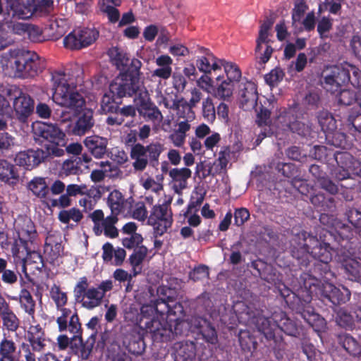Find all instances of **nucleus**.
Masks as SVG:
<instances>
[{
  "label": "nucleus",
  "mask_w": 361,
  "mask_h": 361,
  "mask_svg": "<svg viewBox=\"0 0 361 361\" xmlns=\"http://www.w3.org/2000/svg\"><path fill=\"white\" fill-rule=\"evenodd\" d=\"M338 343L343 349L353 357H358L361 355V345L350 334H340L338 337Z\"/></svg>",
  "instance_id": "nucleus-36"
},
{
  "label": "nucleus",
  "mask_w": 361,
  "mask_h": 361,
  "mask_svg": "<svg viewBox=\"0 0 361 361\" xmlns=\"http://www.w3.org/2000/svg\"><path fill=\"white\" fill-rule=\"evenodd\" d=\"M345 214L349 223L355 228V233L361 237V212L355 208H350Z\"/></svg>",
  "instance_id": "nucleus-59"
},
{
  "label": "nucleus",
  "mask_w": 361,
  "mask_h": 361,
  "mask_svg": "<svg viewBox=\"0 0 361 361\" xmlns=\"http://www.w3.org/2000/svg\"><path fill=\"white\" fill-rule=\"evenodd\" d=\"M298 237L302 243H300L298 247H293L291 254L296 259L300 269H302V267H307L310 264L311 251H314V248L318 247L322 243L316 236L305 231H301Z\"/></svg>",
  "instance_id": "nucleus-11"
},
{
  "label": "nucleus",
  "mask_w": 361,
  "mask_h": 361,
  "mask_svg": "<svg viewBox=\"0 0 361 361\" xmlns=\"http://www.w3.org/2000/svg\"><path fill=\"white\" fill-rule=\"evenodd\" d=\"M143 330L153 342L164 343L173 339V326L165 319L146 321Z\"/></svg>",
  "instance_id": "nucleus-16"
},
{
  "label": "nucleus",
  "mask_w": 361,
  "mask_h": 361,
  "mask_svg": "<svg viewBox=\"0 0 361 361\" xmlns=\"http://www.w3.org/2000/svg\"><path fill=\"white\" fill-rule=\"evenodd\" d=\"M67 330L73 334L72 340L77 341V338L82 336V325L77 312H73L71 319L68 322Z\"/></svg>",
  "instance_id": "nucleus-57"
},
{
  "label": "nucleus",
  "mask_w": 361,
  "mask_h": 361,
  "mask_svg": "<svg viewBox=\"0 0 361 361\" xmlns=\"http://www.w3.org/2000/svg\"><path fill=\"white\" fill-rule=\"evenodd\" d=\"M6 94L9 99L13 100V107L16 119L21 122H27L35 109V101L27 92L20 87L11 85L6 90Z\"/></svg>",
  "instance_id": "nucleus-9"
},
{
  "label": "nucleus",
  "mask_w": 361,
  "mask_h": 361,
  "mask_svg": "<svg viewBox=\"0 0 361 361\" xmlns=\"http://www.w3.org/2000/svg\"><path fill=\"white\" fill-rule=\"evenodd\" d=\"M9 63L15 77L19 78H34L46 68V63L35 51L25 49H10Z\"/></svg>",
  "instance_id": "nucleus-3"
},
{
  "label": "nucleus",
  "mask_w": 361,
  "mask_h": 361,
  "mask_svg": "<svg viewBox=\"0 0 361 361\" xmlns=\"http://www.w3.org/2000/svg\"><path fill=\"white\" fill-rule=\"evenodd\" d=\"M35 134L43 145L44 149L49 152L51 157H61L64 155L63 147L66 145V137L56 124L41 123L35 129Z\"/></svg>",
  "instance_id": "nucleus-7"
},
{
  "label": "nucleus",
  "mask_w": 361,
  "mask_h": 361,
  "mask_svg": "<svg viewBox=\"0 0 361 361\" xmlns=\"http://www.w3.org/2000/svg\"><path fill=\"white\" fill-rule=\"evenodd\" d=\"M169 175L171 178L173 190L176 194L180 195L187 188L188 180L191 177L192 171L186 167L174 168L169 171Z\"/></svg>",
  "instance_id": "nucleus-29"
},
{
  "label": "nucleus",
  "mask_w": 361,
  "mask_h": 361,
  "mask_svg": "<svg viewBox=\"0 0 361 361\" xmlns=\"http://www.w3.org/2000/svg\"><path fill=\"white\" fill-rule=\"evenodd\" d=\"M361 90H358L357 94L353 91L350 90H340L338 94L337 95L338 102L340 105L343 106H350L355 102H358L359 93Z\"/></svg>",
  "instance_id": "nucleus-55"
},
{
  "label": "nucleus",
  "mask_w": 361,
  "mask_h": 361,
  "mask_svg": "<svg viewBox=\"0 0 361 361\" xmlns=\"http://www.w3.org/2000/svg\"><path fill=\"white\" fill-rule=\"evenodd\" d=\"M53 157L49 152L42 148L29 149L19 152L15 157L17 165L23 166L27 170H31L42 163L50 161Z\"/></svg>",
  "instance_id": "nucleus-17"
},
{
  "label": "nucleus",
  "mask_w": 361,
  "mask_h": 361,
  "mask_svg": "<svg viewBox=\"0 0 361 361\" xmlns=\"http://www.w3.org/2000/svg\"><path fill=\"white\" fill-rule=\"evenodd\" d=\"M4 327L8 331L14 332L20 326V321L12 309L0 314Z\"/></svg>",
  "instance_id": "nucleus-47"
},
{
  "label": "nucleus",
  "mask_w": 361,
  "mask_h": 361,
  "mask_svg": "<svg viewBox=\"0 0 361 361\" xmlns=\"http://www.w3.org/2000/svg\"><path fill=\"white\" fill-rule=\"evenodd\" d=\"M164 150V145L159 142L151 143L147 147L137 143V156L147 154L150 165L153 167L159 164V157Z\"/></svg>",
  "instance_id": "nucleus-33"
},
{
  "label": "nucleus",
  "mask_w": 361,
  "mask_h": 361,
  "mask_svg": "<svg viewBox=\"0 0 361 361\" xmlns=\"http://www.w3.org/2000/svg\"><path fill=\"white\" fill-rule=\"evenodd\" d=\"M334 159L336 160L338 166L341 168L350 169L355 157L352 156L349 152H336L334 154Z\"/></svg>",
  "instance_id": "nucleus-61"
},
{
  "label": "nucleus",
  "mask_w": 361,
  "mask_h": 361,
  "mask_svg": "<svg viewBox=\"0 0 361 361\" xmlns=\"http://www.w3.org/2000/svg\"><path fill=\"white\" fill-rule=\"evenodd\" d=\"M338 244L341 247L336 248L338 250L337 261L341 263V267L349 280L358 281L361 279V263L345 254L343 248H345L346 245H343L341 242H338Z\"/></svg>",
  "instance_id": "nucleus-20"
},
{
  "label": "nucleus",
  "mask_w": 361,
  "mask_h": 361,
  "mask_svg": "<svg viewBox=\"0 0 361 361\" xmlns=\"http://www.w3.org/2000/svg\"><path fill=\"white\" fill-rule=\"evenodd\" d=\"M53 82V100L57 104L79 112L85 105L82 95L77 92L76 86L68 81L63 71H54L51 73Z\"/></svg>",
  "instance_id": "nucleus-2"
},
{
  "label": "nucleus",
  "mask_w": 361,
  "mask_h": 361,
  "mask_svg": "<svg viewBox=\"0 0 361 361\" xmlns=\"http://www.w3.org/2000/svg\"><path fill=\"white\" fill-rule=\"evenodd\" d=\"M30 344L23 343L22 349L26 361H35V352L44 351L48 340L45 333L39 324L31 325L27 333Z\"/></svg>",
  "instance_id": "nucleus-12"
},
{
  "label": "nucleus",
  "mask_w": 361,
  "mask_h": 361,
  "mask_svg": "<svg viewBox=\"0 0 361 361\" xmlns=\"http://www.w3.org/2000/svg\"><path fill=\"white\" fill-rule=\"evenodd\" d=\"M83 143L88 152L95 158L102 159L107 152L108 140L105 137L96 135L87 136Z\"/></svg>",
  "instance_id": "nucleus-28"
},
{
  "label": "nucleus",
  "mask_w": 361,
  "mask_h": 361,
  "mask_svg": "<svg viewBox=\"0 0 361 361\" xmlns=\"http://www.w3.org/2000/svg\"><path fill=\"white\" fill-rule=\"evenodd\" d=\"M348 122L349 126H352L350 130L353 133L355 137L361 139V113L350 114Z\"/></svg>",
  "instance_id": "nucleus-64"
},
{
  "label": "nucleus",
  "mask_w": 361,
  "mask_h": 361,
  "mask_svg": "<svg viewBox=\"0 0 361 361\" xmlns=\"http://www.w3.org/2000/svg\"><path fill=\"white\" fill-rule=\"evenodd\" d=\"M285 73L281 68H275L267 74L264 77L266 82L270 86H276L282 81Z\"/></svg>",
  "instance_id": "nucleus-63"
},
{
  "label": "nucleus",
  "mask_w": 361,
  "mask_h": 361,
  "mask_svg": "<svg viewBox=\"0 0 361 361\" xmlns=\"http://www.w3.org/2000/svg\"><path fill=\"white\" fill-rule=\"evenodd\" d=\"M15 230L23 250L25 252L29 253L28 243H32L37 235L34 223L30 218H20L16 223Z\"/></svg>",
  "instance_id": "nucleus-22"
},
{
  "label": "nucleus",
  "mask_w": 361,
  "mask_h": 361,
  "mask_svg": "<svg viewBox=\"0 0 361 361\" xmlns=\"http://www.w3.org/2000/svg\"><path fill=\"white\" fill-rule=\"evenodd\" d=\"M19 175L16 166L5 159H0V180L7 182L11 179L18 180Z\"/></svg>",
  "instance_id": "nucleus-46"
},
{
  "label": "nucleus",
  "mask_w": 361,
  "mask_h": 361,
  "mask_svg": "<svg viewBox=\"0 0 361 361\" xmlns=\"http://www.w3.org/2000/svg\"><path fill=\"white\" fill-rule=\"evenodd\" d=\"M235 86V85L231 82L223 80L220 83H218L216 87L213 90L214 95L218 99L228 100L233 95Z\"/></svg>",
  "instance_id": "nucleus-45"
},
{
  "label": "nucleus",
  "mask_w": 361,
  "mask_h": 361,
  "mask_svg": "<svg viewBox=\"0 0 361 361\" xmlns=\"http://www.w3.org/2000/svg\"><path fill=\"white\" fill-rule=\"evenodd\" d=\"M27 188L33 195L41 200H46L49 192V188L44 178L35 177L27 184Z\"/></svg>",
  "instance_id": "nucleus-35"
},
{
  "label": "nucleus",
  "mask_w": 361,
  "mask_h": 361,
  "mask_svg": "<svg viewBox=\"0 0 361 361\" xmlns=\"http://www.w3.org/2000/svg\"><path fill=\"white\" fill-rule=\"evenodd\" d=\"M332 281L322 283L320 288L321 299L324 302H331L334 305L343 304L350 298V292L343 287L342 290L336 287Z\"/></svg>",
  "instance_id": "nucleus-21"
},
{
  "label": "nucleus",
  "mask_w": 361,
  "mask_h": 361,
  "mask_svg": "<svg viewBox=\"0 0 361 361\" xmlns=\"http://www.w3.org/2000/svg\"><path fill=\"white\" fill-rule=\"evenodd\" d=\"M133 202L132 197L124 200L122 193L117 190L111 192L107 198V203L112 214H119L121 212L128 211L131 214V216L135 219V209L133 208Z\"/></svg>",
  "instance_id": "nucleus-26"
},
{
  "label": "nucleus",
  "mask_w": 361,
  "mask_h": 361,
  "mask_svg": "<svg viewBox=\"0 0 361 361\" xmlns=\"http://www.w3.org/2000/svg\"><path fill=\"white\" fill-rule=\"evenodd\" d=\"M63 42L64 47L71 51L84 49L82 44V39L75 30L71 31L63 38Z\"/></svg>",
  "instance_id": "nucleus-54"
},
{
  "label": "nucleus",
  "mask_w": 361,
  "mask_h": 361,
  "mask_svg": "<svg viewBox=\"0 0 361 361\" xmlns=\"http://www.w3.org/2000/svg\"><path fill=\"white\" fill-rule=\"evenodd\" d=\"M19 302L20 307L24 310V311L32 319H34L36 303L30 292L27 289L23 288L20 291Z\"/></svg>",
  "instance_id": "nucleus-40"
},
{
  "label": "nucleus",
  "mask_w": 361,
  "mask_h": 361,
  "mask_svg": "<svg viewBox=\"0 0 361 361\" xmlns=\"http://www.w3.org/2000/svg\"><path fill=\"white\" fill-rule=\"evenodd\" d=\"M9 7L12 14L11 16L9 11L5 13L4 20L6 23L11 21L12 19H27L34 15L31 3H29L28 6H25L18 1H15L10 4Z\"/></svg>",
  "instance_id": "nucleus-31"
},
{
  "label": "nucleus",
  "mask_w": 361,
  "mask_h": 361,
  "mask_svg": "<svg viewBox=\"0 0 361 361\" xmlns=\"http://www.w3.org/2000/svg\"><path fill=\"white\" fill-rule=\"evenodd\" d=\"M173 349L175 361H204L206 359L203 355H197V346L194 341L176 342Z\"/></svg>",
  "instance_id": "nucleus-23"
},
{
  "label": "nucleus",
  "mask_w": 361,
  "mask_h": 361,
  "mask_svg": "<svg viewBox=\"0 0 361 361\" xmlns=\"http://www.w3.org/2000/svg\"><path fill=\"white\" fill-rule=\"evenodd\" d=\"M137 111H138L140 116H142L146 121H152L153 123L161 121L163 119L161 112L158 107L151 101V99L147 93L139 92V88L137 87Z\"/></svg>",
  "instance_id": "nucleus-19"
},
{
  "label": "nucleus",
  "mask_w": 361,
  "mask_h": 361,
  "mask_svg": "<svg viewBox=\"0 0 361 361\" xmlns=\"http://www.w3.org/2000/svg\"><path fill=\"white\" fill-rule=\"evenodd\" d=\"M247 322L256 325L267 341H272L274 345L273 350L276 359L283 358V352L286 348V343L281 335L277 334L276 330L279 329L288 336L298 337L300 334L301 325L290 319L283 311H275L271 317L256 314L248 306L245 308Z\"/></svg>",
  "instance_id": "nucleus-1"
},
{
  "label": "nucleus",
  "mask_w": 361,
  "mask_h": 361,
  "mask_svg": "<svg viewBox=\"0 0 361 361\" xmlns=\"http://www.w3.org/2000/svg\"><path fill=\"white\" fill-rule=\"evenodd\" d=\"M50 298L54 302L56 308H62L68 302V295L61 290L59 285L54 283L49 290Z\"/></svg>",
  "instance_id": "nucleus-52"
},
{
  "label": "nucleus",
  "mask_w": 361,
  "mask_h": 361,
  "mask_svg": "<svg viewBox=\"0 0 361 361\" xmlns=\"http://www.w3.org/2000/svg\"><path fill=\"white\" fill-rule=\"evenodd\" d=\"M97 332L92 334L85 342H83L82 336L77 338V341L72 344V350L82 360H87L92 351Z\"/></svg>",
  "instance_id": "nucleus-32"
},
{
  "label": "nucleus",
  "mask_w": 361,
  "mask_h": 361,
  "mask_svg": "<svg viewBox=\"0 0 361 361\" xmlns=\"http://www.w3.org/2000/svg\"><path fill=\"white\" fill-rule=\"evenodd\" d=\"M193 333L197 334L207 343L215 345L218 343V336L211 322L200 317H192Z\"/></svg>",
  "instance_id": "nucleus-25"
},
{
  "label": "nucleus",
  "mask_w": 361,
  "mask_h": 361,
  "mask_svg": "<svg viewBox=\"0 0 361 361\" xmlns=\"http://www.w3.org/2000/svg\"><path fill=\"white\" fill-rule=\"evenodd\" d=\"M348 72L349 82L355 87L361 90V71L353 65L348 64L347 67H343Z\"/></svg>",
  "instance_id": "nucleus-62"
},
{
  "label": "nucleus",
  "mask_w": 361,
  "mask_h": 361,
  "mask_svg": "<svg viewBox=\"0 0 361 361\" xmlns=\"http://www.w3.org/2000/svg\"><path fill=\"white\" fill-rule=\"evenodd\" d=\"M330 246L329 243H322L318 247H315L314 251H311L310 260H317L322 262H331L332 259V253L338 250Z\"/></svg>",
  "instance_id": "nucleus-37"
},
{
  "label": "nucleus",
  "mask_w": 361,
  "mask_h": 361,
  "mask_svg": "<svg viewBox=\"0 0 361 361\" xmlns=\"http://www.w3.org/2000/svg\"><path fill=\"white\" fill-rule=\"evenodd\" d=\"M291 185L302 195H311L314 190V187L310 185L307 180L294 177L290 180Z\"/></svg>",
  "instance_id": "nucleus-60"
},
{
  "label": "nucleus",
  "mask_w": 361,
  "mask_h": 361,
  "mask_svg": "<svg viewBox=\"0 0 361 361\" xmlns=\"http://www.w3.org/2000/svg\"><path fill=\"white\" fill-rule=\"evenodd\" d=\"M135 124L133 121L126 123L123 127V139L125 144L130 147V157L135 159Z\"/></svg>",
  "instance_id": "nucleus-39"
},
{
  "label": "nucleus",
  "mask_w": 361,
  "mask_h": 361,
  "mask_svg": "<svg viewBox=\"0 0 361 361\" xmlns=\"http://www.w3.org/2000/svg\"><path fill=\"white\" fill-rule=\"evenodd\" d=\"M83 218V214L78 208L73 207L70 209H63L59 212L58 219L63 224H68L71 220L75 223L80 222Z\"/></svg>",
  "instance_id": "nucleus-51"
},
{
  "label": "nucleus",
  "mask_w": 361,
  "mask_h": 361,
  "mask_svg": "<svg viewBox=\"0 0 361 361\" xmlns=\"http://www.w3.org/2000/svg\"><path fill=\"white\" fill-rule=\"evenodd\" d=\"M174 321L175 324L173 328V339L175 336H188L190 331L193 333L192 317L188 320L180 319L177 317Z\"/></svg>",
  "instance_id": "nucleus-50"
},
{
  "label": "nucleus",
  "mask_w": 361,
  "mask_h": 361,
  "mask_svg": "<svg viewBox=\"0 0 361 361\" xmlns=\"http://www.w3.org/2000/svg\"><path fill=\"white\" fill-rule=\"evenodd\" d=\"M200 51L204 55L197 59L196 66L199 71L204 73H211L212 71H216L221 69L219 61L209 49L204 47H200Z\"/></svg>",
  "instance_id": "nucleus-30"
},
{
  "label": "nucleus",
  "mask_w": 361,
  "mask_h": 361,
  "mask_svg": "<svg viewBox=\"0 0 361 361\" xmlns=\"http://www.w3.org/2000/svg\"><path fill=\"white\" fill-rule=\"evenodd\" d=\"M324 75L322 85L324 88L331 94L338 92L343 85L349 83L348 72L343 66H334Z\"/></svg>",
  "instance_id": "nucleus-18"
},
{
  "label": "nucleus",
  "mask_w": 361,
  "mask_h": 361,
  "mask_svg": "<svg viewBox=\"0 0 361 361\" xmlns=\"http://www.w3.org/2000/svg\"><path fill=\"white\" fill-rule=\"evenodd\" d=\"M135 94V87L132 85V78L123 75L116 77L109 85V91L102 97L101 109L106 114H118L123 97Z\"/></svg>",
  "instance_id": "nucleus-6"
},
{
  "label": "nucleus",
  "mask_w": 361,
  "mask_h": 361,
  "mask_svg": "<svg viewBox=\"0 0 361 361\" xmlns=\"http://www.w3.org/2000/svg\"><path fill=\"white\" fill-rule=\"evenodd\" d=\"M240 106L244 109L253 108L257 105L258 92L255 82L242 80L238 85Z\"/></svg>",
  "instance_id": "nucleus-24"
},
{
  "label": "nucleus",
  "mask_w": 361,
  "mask_h": 361,
  "mask_svg": "<svg viewBox=\"0 0 361 361\" xmlns=\"http://www.w3.org/2000/svg\"><path fill=\"white\" fill-rule=\"evenodd\" d=\"M336 319L337 324L343 328L353 329L355 326L354 315L345 308H341L338 311Z\"/></svg>",
  "instance_id": "nucleus-49"
},
{
  "label": "nucleus",
  "mask_w": 361,
  "mask_h": 361,
  "mask_svg": "<svg viewBox=\"0 0 361 361\" xmlns=\"http://www.w3.org/2000/svg\"><path fill=\"white\" fill-rule=\"evenodd\" d=\"M16 349L12 340L4 338L0 342V361H16L14 353Z\"/></svg>",
  "instance_id": "nucleus-42"
},
{
  "label": "nucleus",
  "mask_w": 361,
  "mask_h": 361,
  "mask_svg": "<svg viewBox=\"0 0 361 361\" xmlns=\"http://www.w3.org/2000/svg\"><path fill=\"white\" fill-rule=\"evenodd\" d=\"M319 124L325 135L337 129L336 121L334 116L327 111H322L317 116Z\"/></svg>",
  "instance_id": "nucleus-41"
},
{
  "label": "nucleus",
  "mask_w": 361,
  "mask_h": 361,
  "mask_svg": "<svg viewBox=\"0 0 361 361\" xmlns=\"http://www.w3.org/2000/svg\"><path fill=\"white\" fill-rule=\"evenodd\" d=\"M328 145L334 146L343 150L350 149L353 145L345 133L336 130L326 133L325 136Z\"/></svg>",
  "instance_id": "nucleus-34"
},
{
  "label": "nucleus",
  "mask_w": 361,
  "mask_h": 361,
  "mask_svg": "<svg viewBox=\"0 0 361 361\" xmlns=\"http://www.w3.org/2000/svg\"><path fill=\"white\" fill-rule=\"evenodd\" d=\"M202 109L204 119L209 123H213L216 120V109L212 98L208 97L203 100Z\"/></svg>",
  "instance_id": "nucleus-56"
},
{
  "label": "nucleus",
  "mask_w": 361,
  "mask_h": 361,
  "mask_svg": "<svg viewBox=\"0 0 361 361\" xmlns=\"http://www.w3.org/2000/svg\"><path fill=\"white\" fill-rule=\"evenodd\" d=\"M159 319L155 313V309L152 305V302L149 304H145L140 307V317L137 316V327L140 329H145V323L146 321L151 319Z\"/></svg>",
  "instance_id": "nucleus-43"
},
{
  "label": "nucleus",
  "mask_w": 361,
  "mask_h": 361,
  "mask_svg": "<svg viewBox=\"0 0 361 361\" xmlns=\"http://www.w3.org/2000/svg\"><path fill=\"white\" fill-rule=\"evenodd\" d=\"M280 292L286 302L290 305L292 309L295 310L296 312L311 326H322L324 324V319L321 318L313 310H310L309 306L305 307L302 304V305L298 304V302H300V299L289 288H285Z\"/></svg>",
  "instance_id": "nucleus-13"
},
{
  "label": "nucleus",
  "mask_w": 361,
  "mask_h": 361,
  "mask_svg": "<svg viewBox=\"0 0 361 361\" xmlns=\"http://www.w3.org/2000/svg\"><path fill=\"white\" fill-rule=\"evenodd\" d=\"M274 24V20L267 18L259 27V35L256 39L255 53L259 54V63L261 65L265 64L270 59L274 49L270 44L271 39H269V30Z\"/></svg>",
  "instance_id": "nucleus-15"
},
{
  "label": "nucleus",
  "mask_w": 361,
  "mask_h": 361,
  "mask_svg": "<svg viewBox=\"0 0 361 361\" xmlns=\"http://www.w3.org/2000/svg\"><path fill=\"white\" fill-rule=\"evenodd\" d=\"M171 200L165 201L162 204L152 207L150 214L147 216V207L142 202H137V220L144 221L153 227L154 237L163 235L172 226L173 215L171 210Z\"/></svg>",
  "instance_id": "nucleus-4"
},
{
  "label": "nucleus",
  "mask_w": 361,
  "mask_h": 361,
  "mask_svg": "<svg viewBox=\"0 0 361 361\" xmlns=\"http://www.w3.org/2000/svg\"><path fill=\"white\" fill-rule=\"evenodd\" d=\"M113 283L111 280L102 281L97 287H89L86 276L79 279L73 288V295L75 302L88 310L99 307L106 292L111 290Z\"/></svg>",
  "instance_id": "nucleus-5"
},
{
  "label": "nucleus",
  "mask_w": 361,
  "mask_h": 361,
  "mask_svg": "<svg viewBox=\"0 0 361 361\" xmlns=\"http://www.w3.org/2000/svg\"><path fill=\"white\" fill-rule=\"evenodd\" d=\"M32 8L34 15L47 16L53 8V0H32Z\"/></svg>",
  "instance_id": "nucleus-53"
},
{
  "label": "nucleus",
  "mask_w": 361,
  "mask_h": 361,
  "mask_svg": "<svg viewBox=\"0 0 361 361\" xmlns=\"http://www.w3.org/2000/svg\"><path fill=\"white\" fill-rule=\"evenodd\" d=\"M221 67L223 66L224 68L225 73L226 75V80L231 82L235 85L240 82L242 77L241 71L239 67L232 62L226 61L224 59H221L219 61Z\"/></svg>",
  "instance_id": "nucleus-38"
},
{
  "label": "nucleus",
  "mask_w": 361,
  "mask_h": 361,
  "mask_svg": "<svg viewBox=\"0 0 361 361\" xmlns=\"http://www.w3.org/2000/svg\"><path fill=\"white\" fill-rule=\"evenodd\" d=\"M94 124L93 111L85 109L78 114V118L72 127L71 133L74 135H83L91 130Z\"/></svg>",
  "instance_id": "nucleus-27"
},
{
  "label": "nucleus",
  "mask_w": 361,
  "mask_h": 361,
  "mask_svg": "<svg viewBox=\"0 0 361 361\" xmlns=\"http://www.w3.org/2000/svg\"><path fill=\"white\" fill-rule=\"evenodd\" d=\"M130 261L132 266V274L121 269H116L114 273V277L120 282H124L131 279L132 275L135 276V250L130 256Z\"/></svg>",
  "instance_id": "nucleus-58"
},
{
  "label": "nucleus",
  "mask_w": 361,
  "mask_h": 361,
  "mask_svg": "<svg viewBox=\"0 0 361 361\" xmlns=\"http://www.w3.org/2000/svg\"><path fill=\"white\" fill-rule=\"evenodd\" d=\"M123 322L121 328L123 345L128 353L135 355V302L126 300L122 306Z\"/></svg>",
  "instance_id": "nucleus-10"
},
{
  "label": "nucleus",
  "mask_w": 361,
  "mask_h": 361,
  "mask_svg": "<svg viewBox=\"0 0 361 361\" xmlns=\"http://www.w3.org/2000/svg\"><path fill=\"white\" fill-rule=\"evenodd\" d=\"M238 341L241 349L245 352H252L257 348L256 339L248 331H240L238 335Z\"/></svg>",
  "instance_id": "nucleus-48"
},
{
  "label": "nucleus",
  "mask_w": 361,
  "mask_h": 361,
  "mask_svg": "<svg viewBox=\"0 0 361 361\" xmlns=\"http://www.w3.org/2000/svg\"><path fill=\"white\" fill-rule=\"evenodd\" d=\"M330 262H322L317 260H310V264L300 276V280L302 286L306 289H311L312 286L318 285L323 281L326 283L332 281L336 275L331 271L329 265Z\"/></svg>",
  "instance_id": "nucleus-8"
},
{
  "label": "nucleus",
  "mask_w": 361,
  "mask_h": 361,
  "mask_svg": "<svg viewBox=\"0 0 361 361\" xmlns=\"http://www.w3.org/2000/svg\"><path fill=\"white\" fill-rule=\"evenodd\" d=\"M108 56L110 62L120 71L118 77L123 75H128L132 78V85H135V66H134V59H130L122 48L118 47H112L108 50Z\"/></svg>",
  "instance_id": "nucleus-14"
},
{
  "label": "nucleus",
  "mask_w": 361,
  "mask_h": 361,
  "mask_svg": "<svg viewBox=\"0 0 361 361\" xmlns=\"http://www.w3.org/2000/svg\"><path fill=\"white\" fill-rule=\"evenodd\" d=\"M77 34L82 39L83 48H86L92 44L99 37V32L94 27H80L75 29Z\"/></svg>",
  "instance_id": "nucleus-44"
}]
</instances>
